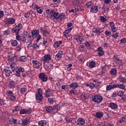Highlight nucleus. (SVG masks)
Returning <instances> with one entry per match:
<instances>
[{
  "mask_svg": "<svg viewBox=\"0 0 126 126\" xmlns=\"http://www.w3.org/2000/svg\"><path fill=\"white\" fill-rule=\"evenodd\" d=\"M91 12L92 13H97L98 12V9L96 6H93L91 9Z\"/></svg>",
  "mask_w": 126,
  "mask_h": 126,
  "instance_id": "17",
  "label": "nucleus"
},
{
  "mask_svg": "<svg viewBox=\"0 0 126 126\" xmlns=\"http://www.w3.org/2000/svg\"><path fill=\"white\" fill-rule=\"evenodd\" d=\"M7 95L8 97H10L12 95H13V93H12V91H9L7 92Z\"/></svg>",
  "mask_w": 126,
  "mask_h": 126,
  "instance_id": "47",
  "label": "nucleus"
},
{
  "mask_svg": "<svg viewBox=\"0 0 126 126\" xmlns=\"http://www.w3.org/2000/svg\"><path fill=\"white\" fill-rule=\"evenodd\" d=\"M0 105L1 106H3V105H5V102H4V100L0 98Z\"/></svg>",
  "mask_w": 126,
  "mask_h": 126,
  "instance_id": "51",
  "label": "nucleus"
},
{
  "mask_svg": "<svg viewBox=\"0 0 126 126\" xmlns=\"http://www.w3.org/2000/svg\"><path fill=\"white\" fill-rule=\"evenodd\" d=\"M92 100L95 103H101L103 101V97L100 95L95 94L92 96Z\"/></svg>",
  "mask_w": 126,
  "mask_h": 126,
  "instance_id": "2",
  "label": "nucleus"
},
{
  "mask_svg": "<svg viewBox=\"0 0 126 126\" xmlns=\"http://www.w3.org/2000/svg\"><path fill=\"white\" fill-rule=\"evenodd\" d=\"M43 36H45V37H47V36L49 35V32L48 31H44L43 32Z\"/></svg>",
  "mask_w": 126,
  "mask_h": 126,
  "instance_id": "55",
  "label": "nucleus"
},
{
  "mask_svg": "<svg viewBox=\"0 0 126 126\" xmlns=\"http://www.w3.org/2000/svg\"><path fill=\"white\" fill-rule=\"evenodd\" d=\"M9 97L11 101H15V99H16V97H15V96L13 95V94L10 95Z\"/></svg>",
  "mask_w": 126,
  "mask_h": 126,
  "instance_id": "58",
  "label": "nucleus"
},
{
  "mask_svg": "<svg viewBox=\"0 0 126 126\" xmlns=\"http://www.w3.org/2000/svg\"><path fill=\"white\" fill-rule=\"evenodd\" d=\"M109 107L112 110H116L118 109V104L116 103L110 102L109 104Z\"/></svg>",
  "mask_w": 126,
  "mask_h": 126,
  "instance_id": "9",
  "label": "nucleus"
},
{
  "mask_svg": "<svg viewBox=\"0 0 126 126\" xmlns=\"http://www.w3.org/2000/svg\"><path fill=\"white\" fill-rule=\"evenodd\" d=\"M114 87H115V88H120V89H123V90L126 89V87L125 86V85L122 84H115V86H114Z\"/></svg>",
  "mask_w": 126,
  "mask_h": 126,
  "instance_id": "15",
  "label": "nucleus"
},
{
  "mask_svg": "<svg viewBox=\"0 0 126 126\" xmlns=\"http://www.w3.org/2000/svg\"><path fill=\"white\" fill-rule=\"evenodd\" d=\"M120 42L123 44H125V43H126V39L125 38H123L120 40Z\"/></svg>",
  "mask_w": 126,
  "mask_h": 126,
  "instance_id": "61",
  "label": "nucleus"
},
{
  "mask_svg": "<svg viewBox=\"0 0 126 126\" xmlns=\"http://www.w3.org/2000/svg\"><path fill=\"white\" fill-rule=\"evenodd\" d=\"M54 109L51 106H48L46 107V111L47 113H52Z\"/></svg>",
  "mask_w": 126,
  "mask_h": 126,
  "instance_id": "27",
  "label": "nucleus"
},
{
  "mask_svg": "<svg viewBox=\"0 0 126 126\" xmlns=\"http://www.w3.org/2000/svg\"><path fill=\"white\" fill-rule=\"evenodd\" d=\"M9 33H10V32L8 30H6L5 31H4V35H9Z\"/></svg>",
  "mask_w": 126,
  "mask_h": 126,
  "instance_id": "62",
  "label": "nucleus"
},
{
  "mask_svg": "<svg viewBox=\"0 0 126 126\" xmlns=\"http://www.w3.org/2000/svg\"><path fill=\"white\" fill-rule=\"evenodd\" d=\"M71 67H72V64L71 63H70L68 65H66L64 66L65 70H67V71H70V70H71Z\"/></svg>",
  "mask_w": 126,
  "mask_h": 126,
  "instance_id": "21",
  "label": "nucleus"
},
{
  "mask_svg": "<svg viewBox=\"0 0 126 126\" xmlns=\"http://www.w3.org/2000/svg\"><path fill=\"white\" fill-rule=\"evenodd\" d=\"M3 72L5 74L6 76H10V73H12V72L10 70H5V69H3Z\"/></svg>",
  "mask_w": 126,
  "mask_h": 126,
  "instance_id": "22",
  "label": "nucleus"
},
{
  "mask_svg": "<svg viewBox=\"0 0 126 126\" xmlns=\"http://www.w3.org/2000/svg\"><path fill=\"white\" fill-rule=\"evenodd\" d=\"M52 59L51 55L46 54L44 56L43 62H47V61H50Z\"/></svg>",
  "mask_w": 126,
  "mask_h": 126,
  "instance_id": "13",
  "label": "nucleus"
},
{
  "mask_svg": "<svg viewBox=\"0 0 126 126\" xmlns=\"http://www.w3.org/2000/svg\"><path fill=\"white\" fill-rule=\"evenodd\" d=\"M61 44H63V41H62L61 40L59 41H56L54 44V48H58L60 47Z\"/></svg>",
  "mask_w": 126,
  "mask_h": 126,
  "instance_id": "20",
  "label": "nucleus"
},
{
  "mask_svg": "<svg viewBox=\"0 0 126 126\" xmlns=\"http://www.w3.org/2000/svg\"><path fill=\"white\" fill-rule=\"evenodd\" d=\"M74 39H75V40H76L78 43H80V44H81V43H82V42L84 41V39H83V37L79 35L75 36Z\"/></svg>",
  "mask_w": 126,
  "mask_h": 126,
  "instance_id": "7",
  "label": "nucleus"
},
{
  "mask_svg": "<svg viewBox=\"0 0 126 126\" xmlns=\"http://www.w3.org/2000/svg\"><path fill=\"white\" fill-rule=\"evenodd\" d=\"M63 51H59L58 53L55 56V60L56 61H60L63 57Z\"/></svg>",
  "mask_w": 126,
  "mask_h": 126,
  "instance_id": "11",
  "label": "nucleus"
},
{
  "mask_svg": "<svg viewBox=\"0 0 126 126\" xmlns=\"http://www.w3.org/2000/svg\"><path fill=\"white\" fill-rule=\"evenodd\" d=\"M35 8H36L38 13L41 14L43 12V9H42V8L38 7V5L36 6Z\"/></svg>",
  "mask_w": 126,
  "mask_h": 126,
  "instance_id": "37",
  "label": "nucleus"
},
{
  "mask_svg": "<svg viewBox=\"0 0 126 126\" xmlns=\"http://www.w3.org/2000/svg\"><path fill=\"white\" fill-rule=\"evenodd\" d=\"M54 10H50V9H47L46 10V13L48 15H51L52 16V13L54 12Z\"/></svg>",
  "mask_w": 126,
  "mask_h": 126,
  "instance_id": "43",
  "label": "nucleus"
},
{
  "mask_svg": "<svg viewBox=\"0 0 126 126\" xmlns=\"http://www.w3.org/2000/svg\"><path fill=\"white\" fill-rule=\"evenodd\" d=\"M65 120L66 123H73V121H74V119L73 118H68L67 117L65 118Z\"/></svg>",
  "mask_w": 126,
  "mask_h": 126,
  "instance_id": "31",
  "label": "nucleus"
},
{
  "mask_svg": "<svg viewBox=\"0 0 126 126\" xmlns=\"http://www.w3.org/2000/svg\"><path fill=\"white\" fill-rule=\"evenodd\" d=\"M19 31H20V28H18V27H15L12 29V32L16 34L19 33Z\"/></svg>",
  "mask_w": 126,
  "mask_h": 126,
  "instance_id": "18",
  "label": "nucleus"
},
{
  "mask_svg": "<svg viewBox=\"0 0 126 126\" xmlns=\"http://www.w3.org/2000/svg\"><path fill=\"white\" fill-rule=\"evenodd\" d=\"M39 78L43 82H46L48 80V77L44 73H40L39 74Z\"/></svg>",
  "mask_w": 126,
  "mask_h": 126,
  "instance_id": "4",
  "label": "nucleus"
},
{
  "mask_svg": "<svg viewBox=\"0 0 126 126\" xmlns=\"http://www.w3.org/2000/svg\"><path fill=\"white\" fill-rule=\"evenodd\" d=\"M93 32L95 33L97 35H100V34L103 32V31L102 30V29L100 28H95L93 29Z\"/></svg>",
  "mask_w": 126,
  "mask_h": 126,
  "instance_id": "6",
  "label": "nucleus"
},
{
  "mask_svg": "<svg viewBox=\"0 0 126 126\" xmlns=\"http://www.w3.org/2000/svg\"><path fill=\"white\" fill-rule=\"evenodd\" d=\"M16 59V56H10L8 57L7 60L8 62H14V60Z\"/></svg>",
  "mask_w": 126,
  "mask_h": 126,
  "instance_id": "26",
  "label": "nucleus"
},
{
  "mask_svg": "<svg viewBox=\"0 0 126 126\" xmlns=\"http://www.w3.org/2000/svg\"><path fill=\"white\" fill-rule=\"evenodd\" d=\"M112 37H113V38H115V39H117V38H118V37H119V33L116 32L115 33H114L112 35Z\"/></svg>",
  "mask_w": 126,
  "mask_h": 126,
  "instance_id": "56",
  "label": "nucleus"
},
{
  "mask_svg": "<svg viewBox=\"0 0 126 126\" xmlns=\"http://www.w3.org/2000/svg\"><path fill=\"white\" fill-rule=\"evenodd\" d=\"M9 124H11V125H13V124H17V120L14 119V118L12 117L9 120Z\"/></svg>",
  "mask_w": 126,
  "mask_h": 126,
  "instance_id": "19",
  "label": "nucleus"
},
{
  "mask_svg": "<svg viewBox=\"0 0 126 126\" xmlns=\"http://www.w3.org/2000/svg\"><path fill=\"white\" fill-rule=\"evenodd\" d=\"M20 110V106H16L15 107V109L12 110V113H14L15 112H18Z\"/></svg>",
  "mask_w": 126,
  "mask_h": 126,
  "instance_id": "36",
  "label": "nucleus"
},
{
  "mask_svg": "<svg viewBox=\"0 0 126 126\" xmlns=\"http://www.w3.org/2000/svg\"><path fill=\"white\" fill-rule=\"evenodd\" d=\"M20 92L22 94H24L26 92V89L25 88H21L20 90Z\"/></svg>",
  "mask_w": 126,
  "mask_h": 126,
  "instance_id": "52",
  "label": "nucleus"
},
{
  "mask_svg": "<svg viewBox=\"0 0 126 126\" xmlns=\"http://www.w3.org/2000/svg\"><path fill=\"white\" fill-rule=\"evenodd\" d=\"M63 35L64 36V37H66V38H67V37H69V32H68L67 31L65 30L63 33Z\"/></svg>",
  "mask_w": 126,
  "mask_h": 126,
  "instance_id": "40",
  "label": "nucleus"
},
{
  "mask_svg": "<svg viewBox=\"0 0 126 126\" xmlns=\"http://www.w3.org/2000/svg\"><path fill=\"white\" fill-rule=\"evenodd\" d=\"M104 34L106 35V36H110V35H111V31H106L104 32Z\"/></svg>",
  "mask_w": 126,
  "mask_h": 126,
  "instance_id": "54",
  "label": "nucleus"
},
{
  "mask_svg": "<svg viewBox=\"0 0 126 126\" xmlns=\"http://www.w3.org/2000/svg\"><path fill=\"white\" fill-rule=\"evenodd\" d=\"M37 43H38V42H36V43H35L34 44H33V49H38V48H39V46L37 45Z\"/></svg>",
  "mask_w": 126,
  "mask_h": 126,
  "instance_id": "63",
  "label": "nucleus"
},
{
  "mask_svg": "<svg viewBox=\"0 0 126 126\" xmlns=\"http://www.w3.org/2000/svg\"><path fill=\"white\" fill-rule=\"evenodd\" d=\"M14 86H15V83H14V81H10L9 84V88H14Z\"/></svg>",
  "mask_w": 126,
  "mask_h": 126,
  "instance_id": "34",
  "label": "nucleus"
},
{
  "mask_svg": "<svg viewBox=\"0 0 126 126\" xmlns=\"http://www.w3.org/2000/svg\"><path fill=\"white\" fill-rule=\"evenodd\" d=\"M85 47L84 45H80L79 47V49L80 51V52H83V51H84L85 49H84Z\"/></svg>",
  "mask_w": 126,
  "mask_h": 126,
  "instance_id": "50",
  "label": "nucleus"
},
{
  "mask_svg": "<svg viewBox=\"0 0 126 126\" xmlns=\"http://www.w3.org/2000/svg\"><path fill=\"white\" fill-rule=\"evenodd\" d=\"M25 41H26V38H25V37L24 36H22V37H21L20 42H21L22 43H25Z\"/></svg>",
  "mask_w": 126,
  "mask_h": 126,
  "instance_id": "53",
  "label": "nucleus"
},
{
  "mask_svg": "<svg viewBox=\"0 0 126 126\" xmlns=\"http://www.w3.org/2000/svg\"><path fill=\"white\" fill-rule=\"evenodd\" d=\"M32 63L34 68H40L41 67V63L39 62L36 61V60H32Z\"/></svg>",
  "mask_w": 126,
  "mask_h": 126,
  "instance_id": "5",
  "label": "nucleus"
},
{
  "mask_svg": "<svg viewBox=\"0 0 126 126\" xmlns=\"http://www.w3.org/2000/svg\"><path fill=\"white\" fill-rule=\"evenodd\" d=\"M25 17H26V18H28V17H32V14H31V12L26 13L25 14Z\"/></svg>",
  "mask_w": 126,
  "mask_h": 126,
  "instance_id": "45",
  "label": "nucleus"
},
{
  "mask_svg": "<svg viewBox=\"0 0 126 126\" xmlns=\"http://www.w3.org/2000/svg\"><path fill=\"white\" fill-rule=\"evenodd\" d=\"M35 99L36 101H38V103L43 102V91L41 88L37 89L35 94Z\"/></svg>",
  "mask_w": 126,
  "mask_h": 126,
  "instance_id": "1",
  "label": "nucleus"
},
{
  "mask_svg": "<svg viewBox=\"0 0 126 126\" xmlns=\"http://www.w3.org/2000/svg\"><path fill=\"white\" fill-rule=\"evenodd\" d=\"M119 122L120 124H122V123H124V122L126 123V116H125L122 118H120L119 120Z\"/></svg>",
  "mask_w": 126,
  "mask_h": 126,
  "instance_id": "33",
  "label": "nucleus"
},
{
  "mask_svg": "<svg viewBox=\"0 0 126 126\" xmlns=\"http://www.w3.org/2000/svg\"><path fill=\"white\" fill-rule=\"evenodd\" d=\"M60 18V13L56 12V11L53 10V12L52 13L51 16H50V18L51 20H56V19L59 22V19Z\"/></svg>",
  "mask_w": 126,
  "mask_h": 126,
  "instance_id": "3",
  "label": "nucleus"
},
{
  "mask_svg": "<svg viewBox=\"0 0 126 126\" xmlns=\"http://www.w3.org/2000/svg\"><path fill=\"white\" fill-rule=\"evenodd\" d=\"M96 64V63H95V62L94 61H91V62H90L89 63V67L91 68H93V67H95V65Z\"/></svg>",
  "mask_w": 126,
  "mask_h": 126,
  "instance_id": "32",
  "label": "nucleus"
},
{
  "mask_svg": "<svg viewBox=\"0 0 126 126\" xmlns=\"http://www.w3.org/2000/svg\"><path fill=\"white\" fill-rule=\"evenodd\" d=\"M10 68H11V70L13 72H14L15 71V66H13L12 64L10 65Z\"/></svg>",
  "mask_w": 126,
  "mask_h": 126,
  "instance_id": "48",
  "label": "nucleus"
},
{
  "mask_svg": "<svg viewBox=\"0 0 126 126\" xmlns=\"http://www.w3.org/2000/svg\"><path fill=\"white\" fill-rule=\"evenodd\" d=\"M104 113L103 112H96L95 116L97 119H101L103 117Z\"/></svg>",
  "mask_w": 126,
  "mask_h": 126,
  "instance_id": "24",
  "label": "nucleus"
},
{
  "mask_svg": "<svg viewBox=\"0 0 126 126\" xmlns=\"http://www.w3.org/2000/svg\"><path fill=\"white\" fill-rule=\"evenodd\" d=\"M77 125L78 126H83L85 124V120L83 118H79L77 121Z\"/></svg>",
  "mask_w": 126,
  "mask_h": 126,
  "instance_id": "10",
  "label": "nucleus"
},
{
  "mask_svg": "<svg viewBox=\"0 0 126 126\" xmlns=\"http://www.w3.org/2000/svg\"><path fill=\"white\" fill-rule=\"evenodd\" d=\"M111 30L113 32H117V31H118V28L114 26L113 27L111 28Z\"/></svg>",
  "mask_w": 126,
  "mask_h": 126,
  "instance_id": "49",
  "label": "nucleus"
},
{
  "mask_svg": "<svg viewBox=\"0 0 126 126\" xmlns=\"http://www.w3.org/2000/svg\"><path fill=\"white\" fill-rule=\"evenodd\" d=\"M38 126H49V123L46 120H41L38 122Z\"/></svg>",
  "mask_w": 126,
  "mask_h": 126,
  "instance_id": "8",
  "label": "nucleus"
},
{
  "mask_svg": "<svg viewBox=\"0 0 126 126\" xmlns=\"http://www.w3.org/2000/svg\"><path fill=\"white\" fill-rule=\"evenodd\" d=\"M30 123V122H29V119H23L22 124L23 125V126H26V125H29Z\"/></svg>",
  "mask_w": 126,
  "mask_h": 126,
  "instance_id": "23",
  "label": "nucleus"
},
{
  "mask_svg": "<svg viewBox=\"0 0 126 126\" xmlns=\"http://www.w3.org/2000/svg\"><path fill=\"white\" fill-rule=\"evenodd\" d=\"M89 87L90 88H91V89H93V88L95 87V84H94V83H90L89 85Z\"/></svg>",
  "mask_w": 126,
  "mask_h": 126,
  "instance_id": "59",
  "label": "nucleus"
},
{
  "mask_svg": "<svg viewBox=\"0 0 126 126\" xmlns=\"http://www.w3.org/2000/svg\"><path fill=\"white\" fill-rule=\"evenodd\" d=\"M82 9H81V7L80 6H78L77 7L75 8V11L76 12H79V11H81Z\"/></svg>",
  "mask_w": 126,
  "mask_h": 126,
  "instance_id": "44",
  "label": "nucleus"
},
{
  "mask_svg": "<svg viewBox=\"0 0 126 126\" xmlns=\"http://www.w3.org/2000/svg\"><path fill=\"white\" fill-rule=\"evenodd\" d=\"M63 19H65V15L63 13H61V14H59V22H61Z\"/></svg>",
  "mask_w": 126,
  "mask_h": 126,
  "instance_id": "28",
  "label": "nucleus"
},
{
  "mask_svg": "<svg viewBox=\"0 0 126 126\" xmlns=\"http://www.w3.org/2000/svg\"><path fill=\"white\" fill-rule=\"evenodd\" d=\"M119 79L120 82H124V83L126 82V78H125V77H124L120 76Z\"/></svg>",
  "mask_w": 126,
  "mask_h": 126,
  "instance_id": "41",
  "label": "nucleus"
},
{
  "mask_svg": "<svg viewBox=\"0 0 126 126\" xmlns=\"http://www.w3.org/2000/svg\"><path fill=\"white\" fill-rule=\"evenodd\" d=\"M110 73L112 75H115V74H117V69L116 68H112L110 71Z\"/></svg>",
  "mask_w": 126,
  "mask_h": 126,
  "instance_id": "35",
  "label": "nucleus"
},
{
  "mask_svg": "<svg viewBox=\"0 0 126 126\" xmlns=\"http://www.w3.org/2000/svg\"><path fill=\"white\" fill-rule=\"evenodd\" d=\"M18 71L19 72H24V68L20 67L18 68Z\"/></svg>",
  "mask_w": 126,
  "mask_h": 126,
  "instance_id": "64",
  "label": "nucleus"
},
{
  "mask_svg": "<svg viewBox=\"0 0 126 126\" xmlns=\"http://www.w3.org/2000/svg\"><path fill=\"white\" fill-rule=\"evenodd\" d=\"M115 84L114 85H109L106 86V90L107 91H109V90H111V89H114V88H116Z\"/></svg>",
  "mask_w": 126,
  "mask_h": 126,
  "instance_id": "25",
  "label": "nucleus"
},
{
  "mask_svg": "<svg viewBox=\"0 0 126 126\" xmlns=\"http://www.w3.org/2000/svg\"><path fill=\"white\" fill-rule=\"evenodd\" d=\"M70 88H72V89H75L76 88H78V84L77 83H72L69 85Z\"/></svg>",
  "mask_w": 126,
  "mask_h": 126,
  "instance_id": "16",
  "label": "nucleus"
},
{
  "mask_svg": "<svg viewBox=\"0 0 126 126\" xmlns=\"http://www.w3.org/2000/svg\"><path fill=\"white\" fill-rule=\"evenodd\" d=\"M11 46L13 47H16L17 45L18 44V42H17V40H12L11 42Z\"/></svg>",
  "mask_w": 126,
  "mask_h": 126,
  "instance_id": "29",
  "label": "nucleus"
},
{
  "mask_svg": "<svg viewBox=\"0 0 126 126\" xmlns=\"http://www.w3.org/2000/svg\"><path fill=\"white\" fill-rule=\"evenodd\" d=\"M39 33H40V32L39 30H34L32 32V38H35V37H37L39 35Z\"/></svg>",
  "mask_w": 126,
  "mask_h": 126,
  "instance_id": "12",
  "label": "nucleus"
},
{
  "mask_svg": "<svg viewBox=\"0 0 126 126\" xmlns=\"http://www.w3.org/2000/svg\"><path fill=\"white\" fill-rule=\"evenodd\" d=\"M86 5L88 8L92 7L93 6V2L92 1H89L86 3Z\"/></svg>",
  "mask_w": 126,
  "mask_h": 126,
  "instance_id": "30",
  "label": "nucleus"
},
{
  "mask_svg": "<svg viewBox=\"0 0 126 126\" xmlns=\"http://www.w3.org/2000/svg\"><path fill=\"white\" fill-rule=\"evenodd\" d=\"M48 101L49 103H50V104H53V103H54V98H49L48 99Z\"/></svg>",
  "mask_w": 126,
  "mask_h": 126,
  "instance_id": "57",
  "label": "nucleus"
},
{
  "mask_svg": "<svg viewBox=\"0 0 126 126\" xmlns=\"http://www.w3.org/2000/svg\"><path fill=\"white\" fill-rule=\"evenodd\" d=\"M117 94L118 96H120V97H122V96H124V91H120Z\"/></svg>",
  "mask_w": 126,
  "mask_h": 126,
  "instance_id": "46",
  "label": "nucleus"
},
{
  "mask_svg": "<svg viewBox=\"0 0 126 126\" xmlns=\"http://www.w3.org/2000/svg\"><path fill=\"white\" fill-rule=\"evenodd\" d=\"M97 55L99 56V57H101L104 55V51H99L97 53Z\"/></svg>",
  "mask_w": 126,
  "mask_h": 126,
  "instance_id": "60",
  "label": "nucleus"
},
{
  "mask_svg": "<svg viewBox=\"0 0 126 126\" xmlns=\"http://www.w3.org/2000/svg\"><path fill=\"white\" fill-rule=\"evenodd\" d=\"M15 22V20L12 18H9L7 19V24H13Z\"/></svg>",
  "mask_w": 126,
  "mask_h": 126,
  "instance_id": "14",
  "label": "nucleus"
},
{
  "mask_svg": "<svg viewBox=\"0 0 126 126\" xmlns=\"http://www.w3.org/2000/svg\"><path fill=\"white\" fill-rule=\"evenodd\" d=\"M20 62H25L27 61V58H26V56H21L20 58Z\"/></svg>",
  "mask_w": 126,
  "mask_h": 126,
  "instance_id": "39",
  "label": "nucleus"
},
{
  "mask_svg": "<svg viewBox=\"0 0 126 126\" xmlns=\"http://www.w3.org/2000/svg\"><path fill=\"white\" fill-rule=\"evenodd\" d=\"M28 112V110L25 109H22L20 110V115H23L24 114H27Z\"/></svg>",
  "mask_w": 126,
  "mask_h": 126,
  "instance_id": "38",
  "label": "nucleus"
},
{
  "mask_svg": "<svg viewBox=\"0 0 126 126\" xmlns=\"http://www.w3.org/2000/svg\"><path fill=\"white\" fill-rule=\"evenodd\" d=\"M100 19L102 23H104V22H106V21H107V18L104 17V16H101L100 17Z\"/></svg>",
  "mask_w": 126,
  "mask_h": 126,
  "instance_id": "42",
  "label": "nucleus"
}]
</instances>
